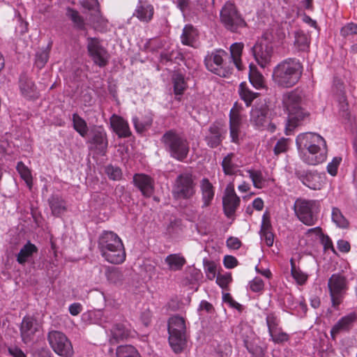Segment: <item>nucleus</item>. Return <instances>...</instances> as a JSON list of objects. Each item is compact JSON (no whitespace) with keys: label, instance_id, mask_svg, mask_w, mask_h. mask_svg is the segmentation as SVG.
Wrapping results in <instances>:
<instances>
[{"label":"nucleus","instance_id":"7ed1b4c3","mask_svg":"<svg viewBox=\"0 0 357 357\" xmlns=\"http://www.w3.org/2000/svg\"><path fill=\"white\" fill-rule=\"evenodd\" d=\"M98 248L102 256L111 264H122L126 252L121 239L113 231H104L98 238Z\"/></svg>","mask_w":357,"mask_h":357},{"label":"nucleus","instance_id":"3c124183","mask_svg":"<svg viewBox=\"0 0 357 357\" xmlns=\"http://www.w3.org/2000/svg\"><path fill=\"white\" fill-rule=\"evenodd\" d=\"M340 34L343 37L357 35V24L347 23L340 30Z\"/></svg>","mask_w":357,"mask_h":357},{"label":"nucleus","instance_id":"49530a36","mask_svg":"<svg viewBox=\"0 0 357 357\" xmlns=\"http://www.w3.org/2000/svg\"><path fill=\"white\" fill-rule=\"evenodd\" d=\"M79 3L83 8L89 11L90 14L96 13V10H100L98 0H80Z\"/></svg>","mask_w":357,"mask_h":357},{"label":"nucleus","instance_id":"58836bf2","mask_svg":"<svg viewBox=\"0 0 357 357\" xmlns=\"http://www.w3.org/2000/svg\"><path fill=\"white\" fill-rule=\"evenodd\" d=\"M73 122L74 129L82 136L85 137L88 132V127L86 121L78 114H73Z\"/></svg>","mask_w":357,"mask_h":357},{"label":"nucleus","instance_id":"a19ab883","mask_svg":"<svg viewBox=\"0 0 357 357\" xmlns=\"http://www.w3.org/2000/svg\"><path fill=\"white\" fill-rule=\"evenodd\" d=\"M107 280L113 284H118L123 280V273L120 268L109 267L105 272Z\"/></svg>","mask_w":357,"mask_h":357},{"label":"nucleus","instance_id":"bb28decb","mask_svg":"<svg viewBox=\"0 0 357 357\" xmlns=\"http://www.w3.org/2000/svg\"><path fill=\"white\" fill-rule=\"evenodd\" d=\"M153 15V7L149 3H142L139 1L135 11L133 14L134 16H136L140 21L148 22L150 21Z\"/></svg>","mask_w":357,"mask_h":357},{"label":"nucleus","instance_id":"aec40b11","mask_svg":"<svg viewBox=\"0 0 357 357\" xmlns=\"http://www.w3.org/2000/svg\"><path fill=\"white\" fill-rule=\"evenodd\" d=\"M135 185L141 191L145 197H151L154 191L153 179L144 174H136L133 176Z\"/></svg>","mask_w":357,"mask_h":357},{"label":"nucleus","instance_id":"8fccbe9b","mask_svg":"<svg viewBox=\"0 0 357 357\" xmlns=\"http://www.w3.org/2000/svg\"><path fill=\"white\" fill-rule=\"evenodd\" d=\"M132 121L135 128L138 132H142L145 129L149 127L152 123V119L151 117H147L143 121H140L137 117H134Z\"/></svg>","mask_w":357,"mask_h":357},{"label":"nucleus","instance_id":"e433bc0d","mask_svg":"<svg viewBox=\"0 0 357 357\" xmlns=\"http://www.w3.org/2000/svg\"><path fill=\"white\" fill-rule=\"evenodd\" d=\"M50 206L52 213L55 215H59L66 210L65 201L56 196L50 199Z\"/></svg>","mask_w":357,"mask_h":357},{"label":"nucleus","instance_id":"bf43d9fd","mask_svg":"<svg viewBox=\"0 0 357 357\" xmlns=\"http://www.w3.org/2000/svg\"><path fill=\"white\" fill-rule=\"evenodd\" d=\"M264 284L263 280L259 278H255L250 282V288L254 292H259L264 289Z\"/></svg>","mask_w":357,"mask_h":357},{"label":"nucleus","instance_id":"13d9d810","mask_svg":"<svg viewBox=\"0 0 357 357\" xmlns=\"http://www.w3.org/2000/svg\"><path fill=\"white\" fill-rule=\"evenodd\" d=\"M272 227L270 220V216L268 213H264L262 216L260 233L272 231Z\"/></svg>","mask_w":357,"mask_h":357},{"label":"nucleus","instance_id":"e2e57ef3","mask_svg":"<svg viewBox=\"0 0 357 357\" xmlns=\"http://www.w3.org/2000/svg\"><path fill=\"white\" fill-rule=\"evenodd\" d=\"M178 54L177 51L172 50L171 52H164L160 54L161 62L165 63L172 61L174 59H177Z\"/></svg>","mask_w":357,"mask_h":357},{"label":"nucleus","instance_id":"774afa93","mask_svg":"<svg viewBox=\"0 0 357 357\" xmlns=\"http://www.w3.org/2000/svg\"><path fill=\"white\" fill-rule=\"evenodd\" d=\"M227 245L230 249L237 250L241 247V243L238 238L230 237L227 240Z\"/></svg>","mask_w":357,"mask_h":357},{"label":"nucleus","instance_id":"ea45409f","mask_svg":"<svg viewBox=\"0 0 357 357\" xmlns=\"http://www.w3.org/2000/svg\"><path fill=\"white\" fill-rule=\"evenodd\" d=\"M16 169L27 186L31 188L32 186V176L31 170L22 162H19L17 163Z\"/></svg>","mask_w":357,"mask_h":357},{"label":"nucleus","instance_id":"c9c22d12","mask_svg":"<svg viewBox=\"0 0 357 357\" xmlns=\"http://www.w3.org/2000/svg\"><path fill=\"white\" fill-rule=\"evenodd\" d=\"M247 172L249 174V176L255 188H263L266 185L268 180L264 177L261 171L249 169Z\"/></svg>","mask_w":357,"mask_h":357},{"label":"nucleus","instance_id":"de8ad7c7","mask_svg":"<svg viewBox=\"0 0 357 357\" xmlns=\"http://www.w3.org/2000/svg\"><path fill=\"white\" fill-rule=\"evenodd\" d=\"M266 324L268 328V333H271L280 328L279 326L280 320L278 317L275 314V313H269L266 316Z\"/></svg>","mask_w":357,"mask_h":357},{"label":"nucleus","instance_id":"4c0bfd02","mask_svg":"<svg viewBox=\"0 0 357 357\" xmlns=\"http://www.w3.org/2000/svg\"><path fill=\"white\" fill-rule=\"evenodd\" d=\"M331 218L333 222L340 228L344 229L349 226L348 220L338 208L333 207L332 208Z\"/></svg>","mask_w":357,"mask_h":357},{"label":"nucleus","instance_id":"2eb2a0df","mask_svg":"<svg viewBox=\"0 0 357 357\" xmlns=\"http://www.w3.org/2000/svg\"><path fill=\"white\" fill-rule=\"evenodd\" d=\"M299 178L303 185L311 190H321L326 184V177L325 173L315 170L303 172Z\"/></svg>","mask_w":357,"mask_h":357},{"label":"nucleus","instance_id":"423d86ee","mask_svg":"<svg viewBox=\"0 0 357 357\" xmlns=\"http://www.w3.org/2000/svg\"><path fill=\"white\" fill-rule=\"evenodd\" d=\"M228 54L223 50H215L208 54L204 59L206 68L211 73L222 77L232 73L231 62L227 60Z\"/></svg>","mask_w":357,"mask_h":357},{"label":"nucleus","instance_id":"603ef678","mask_svg":"<svg viewBox=\"0 0 357 357\" xmlns=\"http://www.w3.org/2000/svg\"><path fill=\"white\" fill-rule=\"evenodd\" d=\"M204 271L208 279L212 280L216 275V265L214 262L206 261L204 263Z\"/></svg>","mask_w":357,"mask_h":357},{"label":"nucleus","instance_id":"f3484780","mask_svg":"<svg viewBox=\"0 0 357 357\" xmlns=\"http://www.w3.org/2000/svg\"><path fill=\"white\" fill-rule=\"evenodd\" d=\"M39 328L40 325L36 319L32 317H24L20 326V335L22 341L25 344L31 342Z\"/></svg>","mask_w":357,"mask_h":357},{"label":"nucleus","instance_id":"864d4df0","mask_svg":"<svg viewBox=\"0 0 357 357\" xmlns=\"http://www.w3.org/2000/svg\"><path fill=\"white\" fill-rule=\"evenodd\" d=\"M231 273L219 274L216 278L217 284L222 289L226 288L231 282Z\"/></svg>","mask_w":357,"mask_h":357},{"label":"nucleus","instance_id":"393cba45","mask_svg":"<svg viewBox=\"0 0 357 357\" xmlns=\"http://www.w3.org/2000/svg\"><path fill=\"white\" fill-rule=\"evenodd\" d=\"M110 123L113 130L119 137H127L130 135L131 132L128 123L122 117L113 114L110 118Z\"/></svg>","mask_w":357,"mask_h":357},{"label":"nucleus","instance_id":"1a4fd4ad","mask_svg":"<svg viewBox=\"0 0 357 357\" xmlns=\"http://www.w3.org/2000/svg\"><path fill=\"white\" fill-rule=\"evenodd\" d=\"M332 306L337 307L342 302L348 289L347 278L340 274H333L328 282Z\"/></svg>","mask_w":357,"mask_h":357},{"label":"nucleus","instance_id":"79ce46f5","mask_svg":"<svg viewBox=\"0 0 357 357\" xmlns=\"http://www.w3.org/2000/svg\"><path fill=\"white\" fill-rule=\"evenodd\" d=\"M116 357H141L137 350L131 345L120 346L116 349Z\"/></svg>","mask_w":357,"mask_h":357},{"label":"nucleus","instance_id":"4be33fe9","mask_svg":"<svg viewBox=\"0 0 357 357\" xmlns=\"http://www.w3.org/2000/svg\"><path fill=\"white\" fill-rule=\"evenodd\" d=\"M356 319L357 314L354 312L342 317L331 328V335L333 339L340 332L349 331Z\"/></svg>","mask_w":357,"mask_h":357},{"label":"nucleus","instance_id":"f257e3e1","mask_svg":"<svg viewBox=\"0 0 357 357\" xmlns=\"http://www.w3.org/2000/svg\"><path fill=\"white\" fill-rule=\"evenodd\" d=\"M296 144L301 160L310 165H317L324 162L327 157L325 139L315 132L298 135Z\"/></svg>","mask_w":357,"mask_h":357},{"label":"nucleus","instance_id":"9b49d317","mask_svg":"<svg viewBox=\"0 0 357 357\" xmlns=\"http://www.w3.org/2000/svg\"><path fill=\"white\" fill-rule=\"evenodd\" d=\"M294 208L297 218L303 224L311 226L316 223L317 203L315 201L298 199L295 202Z\"/></svg>","mask_w":357,"mask_h":357},{"label":"nucleus","instance_id":"a878e982","mask_svg":"<svg viewBox=\"0 0 357 357\" xmlns=\"http://www.w3.org/2000/svg\"><path fill=\"white\" fill-rule=\"evenodd\" d=\"M200 188L202 196L203 206H208L213 199L215 195L214 188L208 178H203L200 182Z\"/></svg>","mask_w":357,"mask_h":357},{"label":"nucleus","instance_id":"0eeeda50","mask_svg":"<svg viewBox=\"0 0 357 357\" xmlns=\"http://www.w3.org/2000/svg\"><path fill=\"white\" fill-rule=\"evenodd\" d=\"M185 321L183 317L174 316L169 319V343L176 353L181 351L185 344Z\"/></svg>","mask_w":357,"mask_h":357},{"label":"nucleus","instance_id":"338daca9","mask_svg":"<svg viewBox=\"0 0 357 357\" xmlns=\"http://www.w3.org/2000/svg\"><path fill=\"white\" fill-rule=\"evenodd\" d=\"M223 263L227 268H233L238 264L237 259L231 255H227L224 257Z\"/></svg>","mask_w":357,"mask_h":357},{"label":"nucleus","instance_id":"c756f323","mask_svg":"<svg viewBox=\"0 0 357 357\" xmlns=\"http://www.w3.org/2000/svg\"><path fill=\"white\" fill-rule=\"evenodd\" d=\"M165 262L170 271H176L182 269L186 261L181 254H171L166 257Z\"/></svg>","mask_w":357,"mask_h":357},{"label":"nucleus","instance_id":"c03bdc74","mask_svg":"<svg viewBox=\"0 0 357 357\" xmlns=\"http://www.w3.org/2000/svg\"><path fill=\"white\" fill-rule=\"evenodd\" d=\"M269 335L272 341L277 344L287 342L289 340V335L283 332L281 328L275 329L270 333Z\"/></svg>","mask_w":357,"mask_h":357},{"label":"nucleus","instance_id":"9d476101","mask_svg":"<svg viewBox=\"0 0 357 357\" xmlns=\"http://www.w3.org/2000/svg\"><path fill=\"white\" fill-rule=\"evenodd\" d=\"M48 342L53 351L61 357L74 356L73 344L64 333L56 331L50 332Z\"/></svg>","mask_w":357,"mask_h":357},{"label":"nucleus","instance_id":"a211bd4d","mask_svg":"<svg viewBox=\"0 0 357 357\" xmlns=\"http://www.w3.org/2000/svg\"><path fill=\"white\" fill-rule=\"evenodd\" d=\"M241 121L240 107L237 103H235L229 114L230 137L232 142L238 143L239 142Z\"/></svg>","mask_w":357,"mask_h":357},{"label":"nucleus","instance_id":"412c9836","mask_svg":"<svg viewBox=\"0 0 357 357\" xmlns=\"http://www.w3.org/2000/svg\"><path fill=\"white\" fill-rule=\"evenodd\" d=\"M244 165L241 158L234 153L226 155L222 162L223 171L225 174L233 175L239 171V168Z\"/></svg>","mask_w":357,"mask_h":357},{"label":"nucleus","instance_id":"052dcab7","mask_svg":"<svg viewBox=\"0 0 357 357\" xmlns=\"http://www.w3.org/2000/svg\"><path fill=\"white\" fill-rule=\"evenodd\" d=\"M93 143L100 146L101 148L106 146L107 142L105 137V133L103 131H98L94 135L93 138Z\"/></svg>","mask_w":357,"mask_h":357},{"label":"nucleus","instance_id":"4468645a","mask_svg":"<svg viewBox=\"0 0 357 357\" xmlns=\"http://www.w3.org/2000/svg\"><path fill=\"white\" fill-rule=\"evenodd\" d=\"M252 53L257 63L261 67H266L271 61L273 45L266 39H261L251 49Z\"/></svg>","mask_w":357,"mask_h":357},{"label":"nucleus","instance_id":"6ab92c4d","mask_svg":"<svg viewBox=\"0 0 357 357\" xmlns=\"http://www.w3.org/2000/svg\"><path fill=\"white\" fill-rule=\"evenodd\" d=\"M251 120L261 129H267L273 132L275 129L274 125L271 124L268 111L267 109H255L251 112Z\"/></svg>","mask_w":357,"mask_h":357},{"label":"nucleus","instance_id":"f8f14e48","mask_svg":"<svg viewBox=\"0 0 357 357\" xmlns=\"http://www.w3.org/2000/svg\"><path fill=\"white\" fill-rule=\"evenodd\" d=\"M173 195L178 199H189L195 193V183L190 174L179 175L174 183Z\"/></svg>","mask_w":357,"mask_h":357},{"label":"nucleus","instance_id":"6e6d98bb","mask_svg":"<svg viewBox=\"0 0 357 357\" xmlns=\"http://www.w3.org/2000/svg\"><path fill=\"white\" fill-rule=\"evenodd\" d=\"M105 171L107 176L113 180H119L122 176L121 170L117 167L107 166Z\"/></svg>","mask_w":357,"mask_h":357},{"label":"nucleus","instance_id":"4d7b16f0","mask_svg":"<svg viewBox=\"0 0 357 357\" xmlns=\"http://www.w3.org/2000/svg\"><path fill=\"white\" fill-rule=\"evenodd\" d=\"M240 96L244 100L247 106H249L252 101L257 97V93L252 91H239Z\"/></svg>","mask_w":357,"mask_h":357},{"label":"nucleus","instance_id":"473e14b6","mask_svg":"<svg viewBox=\"0 0 357 357\" xmlns=\"http://www.w3.org/2000/svg\"><path fill=\"white\" fill-rule=\"evenodd\" d=\"M207 144L211 147H217L222 141L221 132L218 126L212 125L208 130V133L206 136Z\"/></svg>","mask_w":357,"mask_h":357},{"label":"nucleus","instance_id":"7c9ffc66","mask_svg":"<svg viewBox=\"0 0 357 357\" xmlns=\"http://www.w3.org/2000/svg\"><path fill=\"white\" fill-rule=\"evenodd\" d=\"M294 46L298 52L307 51L310 47V39L303 31L298 30L294 33Z\"/></svg>","mask_w":357,"mask_h":357},{"label":"nucleus","instance_id":"680f3d73","mask_svg":"<svg viewBox=\"0 0 357 357\" xmlns=\"http://www.w3.org/2000/svg\"><path fill=\"white\" fill-rule=\"evenodd\" d=\"M67 14L77 26L82 27L83 26V20L77 11L73 9H68Z\"/></svg>","mask_w":357,"mask_h":357},{"label":"nucleus","instance_id":"72a5a7b5","mask_svg":"<svg viewBox=\"0 0 357 357\" xmlns=\"http://www.w3.org/2000/svg\"><path fill=\"white\" fill-rule=\"evenodd\" d=\"M38 251L36 246L30 242L26 243L20 250L17 256L20 264H24L32 255Z\"/></svg>","mask_w":357,"mask_h":357},{"label":"nucleus","instance_id":"f03ea898","mask_svg":"<svg viewBox=\"0 0 357 357\" xmlns=\"http://www.w3.org/2000/svg\"><path fill=\"white\" fill-rule=\"evenodd\" d=\"M303 70V65L298 59H286L274 68L273 81L279 87L291 88L299 81Z\"/></svg>","mask_w":357,"mask_h":357},{"label":"nucleus","instance_id":"5fc2aeb1","mask_svg":"<svg viewBox=\"0 0 357 357\" xmlns=\"http://www.w3.org/2000/svg\"><path fill=\"white\" fill-rule=\"evenodd\" d=\"M342 161V158L339 157H335L331 162L327 165V172L329 174L334 176L337 174V168Z\"/></svg>","mask_w":357,"mask_h":357},{"label":"nucleus","instance_id":"39448f33","mask_svg":"<svg viewBox=\"0 0 357 357\" xmlns=\"http://www.w3.org/2000/svg\"><path fill=\"white\" fill-rule=\"evenodd\" d=\"M162 142L170 155L178 160H183L189 152V144L186 139L173 130L165 132L162 137Z\"/></svg>","mask_w":357,"mask_h":357},{"label":"nucleus","instance_id":"dca6fc26","mask_svg":"<svg viewBox=\"0 0 357 357\" xmlns=\"http://www.w3.org/2000/svg\"><path fill=\"white\" fill-rule=\"evenodd\" d=\"M222 203L225 215L227 217H231L235 213L240 203V198L236 195L234 184L231 183L225 189Z\"/></svg>","mask_w":357,"mask_h":357},{"label":"nucleus","instance_id":"ddd939ff","mask_svg":"<svg viewBox=\"0 0 357 357\" xmlns=\"http://www.w3.org/2000/svg\"><path fill=\"white\" fill-rule=\"evenodd\" d=\"M87 50L89 55L95 64L99 67L107 66L109 61V54L99 38H88Z\"/></svg>","mask_w":357,"mask_h":357},{"label":"nucleus","instance_id":"b1692460","mask_svg":"<svg viewBox=\"0 0 357 357\" xmlns=\"http://www.w3.org/2000/svg\"><path fill=\"white\" fill-rule=\"evenodd\" d=\"M244 47L243 43H234L230 46V56H228L229 61L231 62L232 68L235 66L238 70L243 69L241 56Z\"/></svg>","mask_w":357,"mask_h":357},{"label":"nucleus","instance_id":"f704fd0d","mask_svg":"<svg viewBox=\"0 0 357 357\" xmlns=\"http://www.w3.org/2000/svg\"><path fill=\"white\" fill-rule=\"evenodd\" d=\"M291 275L298 285H303L307 281L309 275L303 271L299 267H297L291 259Z\"/></svg>","mask_w":357,"mask_h":357},{"label":"nucleus","instance_id":"cd10ccee","mask_svg":"<svg viewBox=\"0 0 357 357\" xmlns=\"http://www.w3.org/2000/svg\"><path fill=\"white\" fill-rule=\"evenodd\" d=\"M249 80L253 87L256 89H264L266 87L264 76L257 70V67L250 63L249 65Z\"/></svg>","mask_w":357,"mask_h":357},{"label":"nucleus","instance_id":"2f4dec72","mask_svg":"<svg viewBox=\"0 0 357 357\" xmlns=\"http://www.w3.org/2000/svg\"><path fill=\"white\" fill-rule=\"evenodd\" d=\"M197 37V31L192 25L188 24L184 26L181 36L183 45L193 46Z\"/></svg>","mask_w":357,"mask_h":357},{"label":"nucleus","instance_id":"20e7f679","mask_svg":"<svg viewBox=\"0 0 357 357\" xmlns=\"http://www.w3.org/2000/svg\"><path fill=\"white\" fill-rule=\"evenodd\" d=\"M283 105L288 112L285 133L289 135L293 133L294 129L308 116L309 114L303 109L302 98L297 91L287 92L283 98Z\"/></svg>","mask_w":357,"mask_h":357},{"label":"nucleus","instance_id":"a18cd8bd","mask_svg":"<svg viewBox=\"0 0 357 357\" xmlns=\"http://www.w3.org/2000/svg\"><path fill=\"white\" fill-rule=\"evenodd\" d=\"M172 80L174 83V89H185L189 87L184 77L180 73H174L172 75Z\"/></svg>","mask_w":357,"mask_h":357},{"label":"nucleus","instance_id":"09e8293b","mask_svg":"<svg viewBox=\"0 0 357 357\" xmlns=\"http://www.w3.org/2000/svg\"><path fill=\"white\" fill-rule=\"evenodd\" d=\"M289 146V139L286 138L280 139L276 143L274 147V153L275 155H279L282 153H285Z\"/></svg>","mask_w":357,"mask_h":357},{"label":"nucleus","instance_id":"0e129e2a","mask_svg":"<svg viewBox=\"0 0 357 357\" xmlns=\"http://www.w3.org/2000/svg\"><path fill=\"white\" fill-rule=\"evenodd\" d=\"M246 347L249 352L252 354L255 357H263L264 351L261 347L258 346H254L252 344H249L246 343Z\"/></svg>","mask_w":357,"mask_h":357},{"label":"nucleus","instance_id":"69168bd1","mask_svg":"<svg viewBox=\"0 0 357 357\" xmlns=\"http://www.w3.org/2000/svg\"><path fill=\"white\" fill-rule=\"evenodd\" d=\"M261 238L264 241L266 245L268 247H271L274 243V235L272 231H267L264 233H260Z\"/></svg>","mask_w":357,"mask_h":357},{"label":"nucleus","instance_id":"37998d69","mask_svg":"<svg viewBox=\"0 0 357 357\" xmlns=\"http://www.w3.org/2000/svg\"><path fill=\"white\" fill-rule=\"evenodd\" d=\"M49 59V51L47 49L40 50L36 52L35 64L38 68H42Z\"/></svg>","mask_w":357,"mask_h":357},{"label":"nucleus","instance_id":"5701e85b","mask_svg":"<svg viewBox=\"0 0 357 357\" xmlns=\"http://www.w3.org/2000/svg\"><path fill=\"white\" fill-rule=\"evenodd\" d=\"M110 331L112 335L110 341L113 343L134 335V331L127 323L115 324Z\"/></svg>","mask_w":357,"mask_h":357},{"label":"nucleus","instance_id":"c85d7f7f","mask_svg":"<svg viewBox=\"0 0 357 357\" xmlns=\"http://www.w3.org/2000/svg\"><path fill=\"white\" fill-rule=\"evenodd\" d=\"M89 21L93 28L100 32H105L108 29V20L102 15L100 10H96V13H91Z\"/></svg>","mask_w":357,"mask_h":357},{"label":"nucleus","instance_id":"6e6552de","mask_svg":"<svg viewBox=\"0 0 357 357\" xmlns=\"http://www.w3.org/2000/svg\"><path fill=\"white\" fill-rule=\"evenodd\" d=\"M220 21L224 26L231 32L246 26V22L238 11L234 3L227 2L220 10Z\"/></svg>","mask_w":357,"mask_h":357}]
</instances>
